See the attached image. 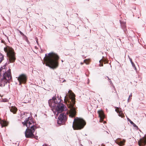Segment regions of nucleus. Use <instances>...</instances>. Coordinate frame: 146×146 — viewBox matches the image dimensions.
<instances>
[{
    "mask_svg": "<svg viewBox=\"0 0 146 146\" xmlns=\"http://www.w3.org/2000/svg\"><path fill=\"white\" fill-rule=\"evenodd\" d=\"M86 123L83 119L76 117L74 120L72 127L74 130H80L84 128Z\"/></svg>",
    "mask_w": 146,
    "mask_h": 146,
    "instance_id": "4",
    "label": "nucleus"
},
{
    "mask_svg": "<svg viewBox=\"0 0 146 146\" xmlns=\"http://www.w3.org/2000/svg\"><path fill=\"white\" fill-rule=\"evenodd\" d=\"M118 115L119 116L121 117H125L124 114L123 113V111H121L118 113Z\"/></svg>",
    "mask_w": 146,
    "mask_h": 146,
    "instance_id": "21",
    "label": "nucleus"
},
{
    "mask_svg": "<svg viewBox=\"0 0 146 146\" xmlns=\"http://www.w3.org/2000/svg\"><path fill=\"white\" fill-rule=\"evenodd\" d=\"M7 81L3 78L0 79V86H4L5 84L7 83Z\"/></svg>",
    "mask_w": 146,
    "mask_h": 146,
    "instance_id": "13",
    "label": "nucleus"
},
{
    "mask_svg": "<svg viewBox=\"0 0 146 146\" xmlns=\"http://www.w3.org/2000/svg\"><path fill=\"white\" fill-rule=\"evenodd\" d=\"M22 123L23 126H26L27 127V129H30L35 132L37 128L36 122L30 117L26 119L25 121L22 122Z\"/></svg>",
    "mask_w": 146,
    "mask_h": 146,
    "instance_id": "3",
    "label": "nucleus"
},
{
    "mask_svg": "<svg viewBox=\"0 0 146 146\" xmlns=\"http://www.w3.org/2000/svg\"><path fill=\"white\" fill-rule=\"evenodd\" d=\"M98 113L99 114V117H100L101 119L103 120L104 117V113L102 110H99L98 111Z\"/></svg>",
    "mask_w": 146,
    "mask_h": 146,
    "instance_id": "14",
    "label": "nucleus"
},
{
    "mask_svg": "<svg viewBox=\"0 0 146 146\" xmlns=\"http://www.w3.org/2000/svg\"><path fill=\"white\" fill-rule=\"evenodd\" d=\"M131 64H132V66L133 67H134L135 69V70H136V67L135 66V64L133 62H131Z\"/></svg>",
    "mask_w": 146,
    "mask_h": 146,
    "instance_id": "26",
    "label": "nucleus"
},
{
    "mask_svg": "<svg viewBox=\"0 0 146 146\" xmlns=\"http://www.w3.org/2000/svg\"><path fill=\"white\" fill-rule=\"evenodd\" d=\"M129 122H130V123L131 124H134V123L131 120H129Z\"/></svg>",
    "mask_w": 146,
    "mask_h": 146,
    "instance_id": "28",
    "label": "nucleus"
},
{
    "mask_svg": "<svg viewBox=\"0 0 146 146\" xmlns=\"http://www.w3.org/2000/svg\"><path fill=\"white\" fill-rule=\"evenodd\" d=\"M4 59V58L3 55L0 53V63Z\"/></svg>",
    "mask_w": 146,
    "mask_h": 146,
    "instance_id": "22",
    "label": "nucleus"
},
{
    "mask_svg": "<svg viewBox=\"0 0 146 146\" xmlns=\"http://www.w3.org/2000/svg\"><path fill=\"white\" fill-rule=\"evenodd\" d=\"M20 33L21 35H23V33L21 31H20Z\"/></svg>",
    "mask_w": 146,
    "mask_h": 146,
    "instance_id": "31",
    "label": "nucleus"
},
{
    "mask_svg": "<svg viewBox=\"0 0 146 146\" xmlns=\"http://www.w3.org/2000/svg\"><path fill=\"white\" fill-rule=\"evenodd\" d=\"M36 42L37 43V44H38V39L36 37Z\"/></svg>",
    "mask_w": 146,
    "mask_h": 146,
    "instance_id": "29",
    "label": "nucleus"
},
{
    "mask_svg": "<svg viewBox=\"0 0 146 146\" xmlns=\"http://www.w3.org/2000/svg\"><path fill=\"white\" fill-rule=\"evenodd\" d=\"M0 123L2 126V127H5L7 125V123L5 121L1 120V121H0Z\"/></svg>",
    "mask_w": 146,
    "mask_h": 146,
    "instance_id": "17",
    "label": "nucleus"
},
{
    "mask_svg": "<svg viewBox=\"0 0 146 146\" xmlns=\"http://www.w3.org/2000/svg\"><path fill=\"white\" fill-rule=\"evenodd\" d=\"M49 106L52 108V110L54 112V110L56 108L57 105L53 102V100H50L48 101Z\"/></svg>",
    "mask_w": 146,
    "mask_h": 146,
    "instance_id": "11",
    "label": "nucleus"
},
{
    "mask_svg": "<svg viewBox=\"0 0 146 146\" xmlns=\"http://www.w3.org/2000/svg\"><path fill=\"white\" fill-rule=\"evenodd\" d=\"M59 56L56 54L51 52L47 55L46 54L44 58V62L46 66L53 69L56 68L58 66V61Z\"/></svg>",
    "mask_w": 146,
    "mask_h": 146,
    "instance_id": "2",
    "label": "nucleus"
},
{
    "mask_svg": "<svg viewBox=\"0 0 146 146\" xmlns=\"http://www.w3.org/2000/svg\"><path fill=\"white\" fill-rule=\"evenodd\" d=\"M53 100V102L57 106L58 104H60V103H58V102L57 101V99L55 97H53L52 98V99H51Z\"/></svg>",
    "mask_w": 146,
    "mask_h": 146,
    "instance_id": "19",
    "label": "nucleus"
},
{
    "mask_svg": "<svg viewBox=\"0 0 146 146\" xmlns=\"http://www.w3.org/2000/svg\"><path fill=\"white\" fill-rule=\"evenodd\" d=\"M125 141V139L121 140L120 138H118L116 140V142L119 146H122L124 145Z\"/></svg>",
    "mask_w": 146,
    "mask_h": 146,
    "instance_id": "12",
    "label": "nucleus"
},
{
    "mask_svg": "<svg viewBox=\"0 0 146 146\" xmlns=\"http://www.w3.org/2000/svg\"><path fill=\"white\" fill-rule=\"evenodd\" d=\"M84 62H83V63L81 62V65H82V64H84Z\"/></svg>",
    "mask_w": 146,
    "mask_h": 146,
    "instance_id": "32",
    "label": "nucleus"
},
{
    "mask_svg": "<svg viewBox=\"0 0 146 146\" xmlns=\"http://www.w3.org/2000/svg\"><path fill=\"white\" fill-rule=\"evenodd\" d=\"M107 78H108V80L109 82L110 83V84L111 87L114 89L115 91V89L113 83L112 82V81L110 78L108 77H107Z\"/></svg>",
    "mask_w": 146,
    "mask_h": 146,
    "instance_id": "18",
    "label": "nucleus"
},
{
    "mask_svg": "<svg viewBox=\"0 0 146 146\" xmlns=\"http://www.w3.org/2000/svg\"><path fill=\"white\" fill-rule=\"evenodd\" d=\"M4 79H5L7 82L12 78L11 69H9L8 70L4 73L3 77Z\"/></svg>",
    "mask_w": 146,
    "mask_h": 146,
    "instance_id": "9",
    "label": "nucleus"
},
{
    "mask_svg": "<svg viewBox=\"0 0 146 146\" xmlns=\"http://www.w3.org/2000/svg\"><path fill=\"white\" fill-rule=\"evenodd\" d=\"M132 94L131 93V94L129 96L128 99V102H130L131 99V97H132Z\"/></svg>",
    "mask_w": 146,
    "mask_h": 146,
    "instance_id": "24",
    "label": "nucleus"
},
{
    "mask_svg": "<svg viewBox=\"0 0 146 146\" xmlns=\"http://www.w3.org/2000/svg\"><path fill=\"white\" fill-rule=\"evenodd\" d=\"M34 132L35 131L30 129H27L25 132V137L27 138H35L36 139H37L38 137L37 136H35V135L34 134Z\"/></svg>",
    "mask_w": 146,
    "mask_h": 146,
    "instance_id": "7",
    "label": "nucleus"
},
{
    "mask_svg": "<svg viewBox=\"0 0 146 146\" xmlns=\"http://www.w3.org/2000/svg\"><path fill=\"white\" fill-rule=\"evenodd\" d=\"M4 51L7 53V59L10 63L14 62L16 58L14 50L11 47L7 46L4 48Z\"/></svg>",
    "mask_w": 146,
    "mask_h": 146,
    "instance_id": "5",
    "label": "nucleus"
},
{
    "mask_svg": "<svg viewBox=\"0 0 146 146\" xmlns=\"http://www.w3.org/2000/svg\"><path fill=\"white\" fill-rule=\"evenodd\" d=\"M132 125H133V126L135 127H138L135 125V124L134 123V124H132Z\"/></svg>",
    "mask_w": 146,
    "mask_h": 146,
    "instance_id": "27",
    "label": "nucleus"
},
{
    "mask_svg": "<svg viewBox=\"0 0 146 146\" xmlns=\"http://www.w3.org/2000/svg\"><path fill=\"white\" fill-rule=\"evenodd\" d=\"M10 111L14 114H16L17 111V108L15 106H12L10 107Z\"/></svg>",
    "mask_w": 146,
    "mask_h": 146,
    "instance_id": "15",
    "label": "nucleus"
},
{
    "mask_svg": "<svg viewBox=\"0 0 146 146\" xmlns=\"http://www.w3.org/2000/svg\"><path fill=\"white\" fill-rule=\"evenodd\" d=\"M5 71V68H2V69L1 68L0 69V72L1 74L3 73Z\"/></svg>",
    "mask_w": 146,
    "mask_h": 146,
    "instance_id": "25",
    "label": "nucleus"
},
{
    "mask_svg": "<svg viewBox=\"0 0 146 146\" xmlns=\"http://www.w3.org/2000/svg\"><path fill=\"white\" fill-rule=\"evenodd\" d=\"M121 109L120 108H119L118 107H116L115 110V111L117 112V113L120 111H121Z\"/></svg>",
    "mask_w": 146,
    "mask_h": 146,
    "instance_id": "23",
    "label": "nucleus"
},
{
    "mask_svg": "<svg viewBox=\"0 0 146 146\" xmlns=\"http://www.w3.org/2000/svg\"><path fill=\"white\" fill-rule=\"evenodd\" d=\"M141 79H139V80H141Z\"/></svg>",
    "mask_w": 146,
    "mask_h": 146,
    "instance_id": "34",
    "label": "nucleus"
},
{
    "mask_svg": "<svg viewBox=\"0 0 146 146\" xmlns=\"http://www.w3.org/2000/svg\"><path fill=\"white\" fill-rule=\"evenodd\" d=\"M106 59L104 57H103L102 59L100 60L99 61L100 63V66H103V62H104V63H105L106 62Z\"/></svg>",
    "mask_w": 146,
    "mask_h": 146,
    "instance_id": "16",
    "label": "nucleus"
},
{
    "mask_svg": "<svg viewBox=\"0 0 146 146\" xmlns=\"http://www.w3.org/2000/svg\"><path fill=\"white\" fill-rule=\"evenodd\" d=\"M139 146H144L146 144V137H144L141 138L138 141Z\"/></svg>",
    "mask_w": 146,
    "mask_h": 146,
    "instance_id": "10",
    "label": "nucleus"
},
{
    "mask_svg": "<svg viewBox=\"0 0 146 146\" xmlns=\"http://www.w3.org/2000/svg\"><path fill=\"white\" fill-rule=\"evenodd\" d=\"M27 77L26 75L22 74L19 76L17 80L19 82V85L25 84L27 81Z\"/></svg>",
    "mask_w": 146,
    "mask_h": 146,
    "instance_id": "8",
    "label": "nucleus"
},
{
    "mask_svg": "<svg viewBox=\"0 0 146 146\" xmlns=\"http://www.w3.org/2000/svg\"><path fill=\"white\" fill-rule=\"evenodd\" d=\"M129 60H130V61L131 62H133V61H132V59H131V58H129Z\"/></svg>",
    "mask_w": 146,
    "mask_h": 146,
    "instance_id": "30",
    "label": "nucleus"
},
{
    "mask_svg": "<svg viewBox=\"0 0 146 146\" xmlns=\"http://www.w3.org/2000/svg\"><path fill=\"white\" fill-rule=\"evenodd\" d=\"M68 93H70L68 98L65 96L64 101L67 104L68 108L70 109L69 112L66 111V113H64L60 114L58 118V123L60 124L63 121H64L67 119L66 115L69 113V116L71 117H74L76 115V112L75 108L74 107V105L75 103V95L71 90H69Z\"/></svg>",
    "mask_w": 146,
    "mask_h": 146,
    "instance_id": "1",
    "label": "nucleus"
},
{
    "mask_svg": "<svg viewBox=\"0 0 146 146\" xmlns=\"http://www.w3.org/2000/svg\"><path fill=\"white\" fill-rule=\"evenodd\" d=\"M58 100H59L60 101L59 102H60V99H58Z\"/></svg>",
    "mask_w": 146,
    "mask_h": 146,
    "instance_id": "33",
    "label": "nucleus"
},
{
    "mask_svg": "<svg viewBox=\"0 0 146 146\" xmlns=\"http://www.w3.org/2000/svg\"><path fill=\"white\" fill-rule=\"evenodd\" d=\"M91 60L90 59H86L84 60V63L86 64H89Z\"/></svg>",
    "mask_w": 146,
    "mask_h": 146,
    "instance_id": "20",
    "label": "nucleus"
},
{
    "mask_svg": "<svg viewBox=\"0 0 146 146\" xmlns=\"http://www.w3.org/2000/svg\"><path fill=\"white\" fill-rule=\"evenodd\" d=\"M88 1H89V0H88Z\"/></svg>",
    "mask_w": 146,
    "mask_h": 146,
    "instance_id": "35",
    "label": "nucleus"
},
{
    "mask_svg": "<svg viewBox=\"0 0 146 146\" xmlns=\"http://www.w3.org/2000/svg\"><path fill=\"white\" fill-rule=\"evenodd\" d=\"M66 110V108L64 104L60 103V104H58L55 108L54 112L55 114L57 113V114L58 115L59 113L62 112Z\"/></svg>",
    "mask_w": 146,
    "mask_h": 146,
    "instance_id": "6",
    "label": "nucleus"
}]
</instances>
